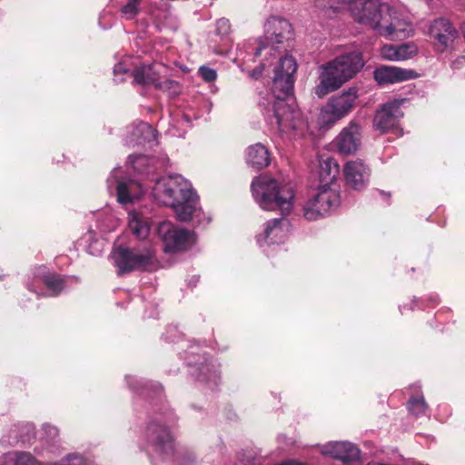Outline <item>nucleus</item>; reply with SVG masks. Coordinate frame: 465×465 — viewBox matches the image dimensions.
<instances>
[{
  "label": "nucleus",
  "instance_id": "40",
  "mask_svg": "<svg viewBox=\"0 0 465 465\" xmlns=\"http://www.w3.org/2000/svg\"><path fill=\"white\" fill-rule=\"evenodd\" d=\"M87 252L94 256L100 255L103 252V242L98 240L90 242L87 246Z\"/></svg>",
  "mask_w": 465,
  "mask_h": 465
},
{
  "label": "nucleus",
  "instance_id": "6",
  "mask_svg": "<svg viewBox=\"0 0 465 465\" xmlns=\"http://www.w3.org/2000/svg\"><path fill=\"white\" fill-rule=\"evenodd\" d=\"M163 70V64L156 60L149 64H143L131 70L125 61H120L114 67V81L120 84L126 79L142 85H153L157 89L168 92L169 95L175 96L179 94L178 83L170 79H162L160 74Z\"/></svg>",
  "mask_w": 465,
  "mask_h": 465
},
{
  "label": "nucleus",
  "instance_id": "24",
  "mask_svg": "<svg viewBox=\"0 0 465 465\" xmlns=\"http://www.w3.org/2000/svg\"><path fill=\"white\" fill-rule=\"evenodd\" d=\"M246 161L249 165L261 169L270 163L268 149L261 143L251 145L246 151Z\"/></svg>",
  "mask_w": 465,
  "mask_h": 465
},
{
  "label": "nucleus",
  "instance_id": "32",
  "mask_svg": "<svg viewBox=\"0 0 465 465\" xmlns=\"http://www.w3.org/2000/svg\"><path fill=\"white\" fill-rule=\"evenodd\" d=\"M413 32V26L411 23L406 18L403 17L402 20L397 25V27L393 30V35H391L390 37L394 38H406L411 35Z\"/></svg>",
  "mask_w": 465,
  "mask_h": 465
},
{
  "label": "nucleus",
  "instance_id": "46",
  "mask_svg": "<svg viewBox=\"0 0 465 465\" xmlns=\"http://www.w3.org/2000/svg\"><path fill=\"white\" fill-rule=\"evenodd\" d=\"M458 62H459V60H456L455 62H453V64H452L453 68L455 67L456 64H458Z\"/></svg>",
  "mask_w": 465,
  "mask_h": 465
},
{
  "label": "nucleus",
  "instance_id": "36",
  "mask_svg": "<svg viewBox=\"0 0 465 465\" xmlns=\"http://www.w3.org/2000/svg\"><path fill=\"white\" fill-rule=\"evenodd\" d=\"M141 0H129L123 7L121 12L128 19L134 18L139 13V5Z\"/></svg>",
  "mask_w": 465,
  "mask_h": 465
},
{
  "label": "nucleus",
  "instance_id": "23",
  "mask_svg": "<svg viewBox=\"0 0 465 465\" xmlns=\"http://www.w3.org/2000/svg\"><path fill=\"white\" fill-rule=\"evenodd\" d=\"M418 47L412 43L401 45H385L381 48V58H411L417 55Z\"/></svg>",
  "mask_w": 465,
  "mask_h": 465
},
{
  "label": "nucleus",
  "instance_id": "31",
  "mask_svg": "<svg viewBox=\"0 0 465 465\" xmlns=\"http://www.w3.org/2000/svg\"><path fill=\"white\" fill-rule=\"evenodd\" d=\"M46 465H88L86 459L79 453H69L62 459Z\"/></svg>",
  "mask_w": 465,
  "mask_h": 465
},
{
  "label": "nucleus",
  "instance_id": "18",
  "mask_svg": "<svg viewBox=\"0 0 465 465\" xmlns=\"http://www.w3.org/2000/svg\"><path fill=\"white\" fill-rule=\"evenodd\" d=\"M119 169H114L110 178L107 180L108 183H111V179L115 180L118 202L122 204H127L138 200L144 193V187L134 180L119 181Z\"/></svg>",
  "mask_w": 465,
  "mask_h": 465
},
{
  "label": "nucleus",
  "instance_id": "35",
  "mask_svg": "<svg viewBox=\"0 0 465 465\" xmlns=\"http://www.w3.org/2000/svg\"><path fill=\"white\" fill-rule=\"evenodd\" d=\"M238 66L242 72H246L249 78L252 80L260 79L263 75V71L265 70V64L262 62L258 63L253 67L241 64H239Z\"/></svg>",
  "mask_w": 465,
  "mask_h": 465
},
{
  "label": "nucleus",
  "instance_id": "48",
  "mask_svg": "<svg viewBox=\"0 0 465 465\" xmlns=\"http://www.w3.org/2000/svg\"><path fill=\"white\" fill-rule=\"evenodd\" d=\"M458 58L465 59V56H464V55H461V56H459Z\"/></svg>",
  "mask_w": 465,
  "mask_h": 465
},
{
  "label": "nucleus",
  "instance_id": "5",
  "mask_svg": "<svg viewBox=\"0 0 465 465\" xmlns=\"http://www.w3.org/2000/svg\"><path fill=\"white\" fill-rule=\"evenodd\" d=\"M251 188L255 202L262 209L278 211L282 216L292 213L295 198L292 184H281L275 179L261 175L253 179Z\"/></svg>",
  "mask_w": 465,
  "mask_h": 465
},
{
  "label": "nucleus",
  "instance_id": "37",
  "mask_svg": "<svg viewBox=\"0 0 465 465\" xmlns=\"http://www.w3.org/2000/svg\"><path fill=\"white\" fill-rule=\"evenodd\" d=\"M15 456V465H42L30 453L16 452Z\"/></svg>",
  "mask_w": 465,
  "mask_h": 465
},
{
  "label": "nucleus",
  "instance_id": "27",
  "mask_svg": "<svg viewBox=\"0 0 465 465\" xmlns=\"http://www.w3.org/2000/svg\"><path fill=\"white\" fill-rule=\"evenodd\" d=\"M40 277L51 296L58 295L64 287V280L61 275L47 272L41 274Z\"/></svg>",
  "mask_w": 465,
  "mask_h": 465
},
{
  "label": "nucleus",
  "instance_id": "13",
  "mask_svg": "<svg viewBox=\"0 0 465 465\" xmlns=\"http://www.w3.org/2000/svg\"><path fill=\"white\" fill-rule=\"evenodd\" d=\"M157 232L163 242L165 252L185 251L195 242V234L193 232L178 228L170 222H162L158 225Z\"/></svg>",
  "mask_w": 465,
  "mask_h": 465
},
{
  "label": "nucleus",
  "instance_id": "10",
  "mask_svg": "<svg viewBox=\"0 0 465 465\" xmlns=\"http://www.w3.org/2000/svg\"><path fill=\"white\" fill-rule=\"evenodd\" d=\"M113 259L119 274L136 270H147L153 260V250L145 246L142 251L118 246L113 252Z\"/></svg>",
  "mask_w": 465,
  "mask_h": 465
},
{
  "label": "nucleus",
  "instance_id": "8",
  "mask_svg": "<svg viewBox=\"0 0 465 465\" xmlns=\"http://www.w3.org/2000/svg\"><path fill=\"white\" fill-rule=\"evenodd\" d=\"M363 66L362 60H331L321 67L320 83L315 87V94L322 98L336 91Z\"/></svg>",
  "mask_w": 465,
  "mask_h": 465
},
{
  "label": "nucleus",
  "instance_id": "25",
  "mask_svg": "<svg viewBox=\"0 0 465 465\" xmlns=\"http://www.w3.org/2000/svg\"><path fill=\"white\" fill-rule=\"evenodd\" d=\"M339 173V165L334 159L328 157L320 162L319 179L321 186L330 187V184L336 180Z\"/></svg>",
  "mask_w": 465,
  "mask_h": 465
},
{
  "label": "nucleus",
  "instance_id": "30",
  "mask_svg": "<svg viewBox=\"0 0 465 465\" xmlns=\"http://www.w3.org/2000/svg\"><path fill=\"white\" fill-rule=\"evenodd\" d=\"M409 411L415 416L425 415L428 410V405L421 397H411L408 401Z\"/></svg>",
  "mask_w": 465,
  "mask_h": 465
},
{
  "label": "nucleus",
  "instance_id": "26",
  "mask_svg": "<svg viewBox=\"0 0 465 465\" xmlns=\"http://www.w3.org/2000/svg\"><path fill=\"white\" fill-rule=\"evenodd\" d=\"M373 55L370 53V47L367 45H346L337 47L334 58H362L363 56Z\"/></svg>",
  "mask_w": 465,
  "mask_h": 465
},
{
  "label": "nucleus",
  "instance_id": "1",
  "mask_svg": "<svg viewBox=\"0 0 465 465\" xmlns=\"http://www.w3.org/2000/svg\"><path fill=\"white\" fill-rule=\"evenodd\" d=\"M296 60H278L273 66L272 100L269 101L266 119L272 129L280 134L300 128L301 113L286 103L293 93Z\"/></svg>",
  "mask_w": 465,
  "mask_h": 465
},
{
  "label": "nucleus",
  "instance_id": "34",
  "mask_svg": "<svg viewBox=\"0 0 465 465\" xmlns=\"http://www.w3.org/2000/svg\"><path fill=\"white\" fill-rule=\"evenodd\" d=\"M152 159L144 156V155H130L128 157V162L133 165L134 169L139 173H149L147 168H143V166H147L152 163Z\"/></svg>",
  "mask_w": 465,
  "mask_h": 465
},
{
  "label": "nucleus",
  "instance_id": "33",
  "mask_svg": "<svg viewBox=\"0 0 465 465\" xmlns=\"http://www.w3.org/2000/svg\"><path fill=\"white\" fill-rule=\"evenodd\" d=\"M344 0H315V5L325 11L328 15L336 14L340 9V5Z\"/></svg>",
  "mask_w": 465,
  "mask_h": 465
},
{
  "label": "nucleus",
  "instance_id": "43",
  "mask_svg": "<svg viewBox=\"0 0 465 465\" xmlns=\"http://www.w3.org/2000/svg\"><path fill=\"white\" fill-rule=\"evenodd\" d=\"M153 389L155 390L156 393L158 395H160V393L162 392V387L160 384H153Z\"/></svg>",
  "mask_w": 465,
  "mask_h": 465
},
{
  "label": "nucleus",
  "instance_id": "38",
  "mask_svg": "<svg viewBox=\"0 0 465 465\" xmlns=\"http://www.w3.org/2000/svg\"><path fill=\"white\" fill-rule=\"evenodd\" d=\"M198 72H199L200 76L205 82H213L217 77L216 71L214 69L210 68V67L205 66V65L200 66Z\"/></svg>",
  "mask_w": 465,
  "mask_h": 465
},
{
  "label": "nucleus",
  "instance_id": "17",
  "mask_svg": "<svg viewBox=\"0 0 465 465\" xmlns=\"http://www.w3.org/2000/svg\"><path fill=\"white\" fill-rule=\"evenodd\" d=\"M322 453L335 460H341L347 465L359 461L361 451L359 448L349 441H332L322 447Z\"/></svg>",
  "mask_w": 465,
  "mask_h": 465
},
{
  "label": "nucleus",
  "instance_id": "4",
  "mask_svg": "<svg viewBox=\"0 0 465 465\" xmlns=\"http://www.w3.org/2000/svg\"><path fill=\"white\" fill-rule=\"evenodd\" d=\"M350 10L358 23L384 36L393 35V30L404 17L400 12L379 0H351Z\"/></svg>",
  "mask_w": 465,
  "mask_h": 465
},
{
  "label": "nucleus",
  "instance_id": "29",
  "mask_svg": "<svg viewBox=\"0 0 465 465\" xmlns=\"http://www.w3.org/2000/svg\"><path fill=\"white\" fill-rule=\"evenodd\" d=\"M133 142L140 143L144 141H150L154 136V130L146 123H139L133 130Z\"/></svg>",
  "mask_w": 465,
  "mask_h": 465
},
{
  "label": "nucleus",
  "instance_id": "42",
  "mask_svg": "<svg viewBox=\"0 0 465 465\" xmlns=\"http://www.w3.org/2000/svg\"><path fill=\"white\" fill-rule=\"evenodd\" d=\"M45 430H48V432L53 435V436H56L58 431H57V429L55 427H53V426H50V425H47L45 427Z\"/></svg>",
  "mask_w": 465,
  "mask_h": 465
},
{
  "label": "nucleus",
  "instance_id": "28",
  "mask_svg": "<svg viewBox=\"0 0 465 465\" xmlns=\"http://www.w3.org/2000/svg\"><path fill=\"white\" fill-rule=\"evenodd\" d=\"M129 228L132 232L139 239L147 237L150 227L144 220H143L136 213H129Z\"/></svg>",
  "mask_w": 465,
  "mask_h": 465
},
{
  "label": "nucleus",
  "instance_id": "47",
  "mask_svg": "<svg viewBox=\"0 0 465 465\" xmlns=\"http://www.w3.org/2000/svg\"><path fill=\"white\" fill-rule=\"evenodd\" d=\"M235 55L239 56V55H242V53L241 54L237 53Z\"/></svg>",
  "mask_w": 465,
  "mask_h": 465
},
{
  "label": "nucleus",
  "instance_id": "45",
  "mask_svg": "<svg viewBox=\"0 0 465 465\" xmlns=\"http://www.w3.org/2000/svg\"><path fill=\"white\" fill-rule=\"evenodd\" d=\"M431 302H433V304L438 303V297L435 296V297L431 298Z\"/></svg>",
  "mask_w": 465,
  "mask_h": 465
},
{
  "label": "nucleus",
  "instance_id": "19",
  "mask_svg": "<svg viewBox=\"0 0 465 465\" xmlns=\"http://www.w3.org/2000/svg\"><path fill=\"white\" fill-rule=\"evenodd\" d=\"M343 173L346 183L358 191L367 186L371 176L370 168L359 159L346 163Z\"/></svg>",
  "mask_w": 465,
  "mask_h": 465
},
{
  "label": "nucleus",
  "instance_id": "22",
  "mask_svg": "<svg viewBox=\"0 0 465 465\" xmlns=\"http://www.w3.org/2000/svg\"><path fill=\"white\" fill-rule=\"evenodd\" d=\"M232 33L231 23L227 18H220L215 23L214 35L219 36L223 45H210L215 55H228L232 49V42L230 38Z\"/></svg>",
  "mask_w": 465,
  "mask_h": 465
},
{
  "label": "nucleus",
  "instance_id": "20",
  "mask_svg": "<svg viewBox=\"0 0 465 465\" xmlns=\"http://www.w3.org/2000/svg\"><path fill=\"white\" fill-rule=\"evenodd\" d=\"M361 127L351 121L336 137V145L341 153L352 154L361 145Z\"/></svg>",
  "mask_w": 465,
  "mask_h": 465
},
{
  "label": "nucleus",
  "instance_id": "14",
  "mask_svg": "<svg viewBox=\"0 0 465 465\" xmlns=\"http://www.w3.org/2000/svg\"><path fill=\"white\" fill-rule=\"evenodd\" d=\"M402 115L400 104L395 101L388 102L376 112L373 125L383 134L391 132L397 135H402V130L398 124Z\"/></svg>",
  "mask_w": 465,
  "mask_h": 465
},
{
  "label": "nucleus",
  "instance_id": "21",
  "mask_svg": "<svg viewBox=\"0 0 465 465\" xmlns=\"http://www.w3.org/2000/svg\"><path fill=\"white\" fill-rule=\"evenodd\" d=\"M373 76L379 85H384L415 79L419 74L411 69L383 65L374 71Z\"/></svg>",
  "mask_w": 465,
  "mask_h": 465
},
{
  "label": "nucleus",
  "instance_id": "7",
  "mask_svg": "<svg viewBox=\"0 0 465 465\" xmlns=\"http://www.w3.org/2000/svg\"><path fill=\"white\" fill-rule=\"evenodd\" d=\"M174 422L175 417L172 411L158 413L149 420L143 431L146 450L163 461L175 459L174 442L170 430Z\"/></svg>",
  "mask_w": 465,
  "mask_h": 465
},
{
  "label": "nucleus",
  "instance_id": "44",
  "mask_svg": "<svg viewBox=\"0 0 465 465\" xmlns=\"http://www.w3.org/2000/svg\"><path fill=\"white\" fill-rule=\"evenodd\" d=\"M198 281H199V277L198 276H193L189 284H193V286H195L196 283L198 282Z\"/></svg>",
  "mask_w": 465,
  "mask_h": 465
},
{
  "label": "nucleus",
  "instance_id": "3",
  "mask_svg": "<svg viewBox=\"0 0 465 465\" xmlns=\"http://www.w3.org/2000/svg\"><path fill=\"white\" fill-rule=\"evenodd\" d=\"M264 28V36L258 40L257 46L252 48L253 53L247 51L246 54L274 58H294L292 54L293 28L292 24L285 18L271 16L266 21Z\"/></svg>",
  "mask_w": 465,
  "mask_h": 465
},
{
  "label": "nucleus",
  "instance_id": "12",
  "mask_svg": "<svg viewBox=\"0 0 465 465\" xmlns=\"http://www.w3.org/2000/svg\"><path fill=\"white\" fill-rule=\"evenodd\" d=\"M340 204V195L330 187L320 186L318 193L303 205V216L308 221H316L330 213Z\"/></svg>",
  "mask_w": 465,
  "mask_h": 465
},
{
  "label": "nucleus",
  "instance_id": "41",
  "mask_svg": "<svg viewBox=\"0 0 465 465\" xmlns=\"http://www.w3.org/2000/svg\"><path fill=\"white\" fill-rule=\"evenodd\" d=\"M126 381L130 388L134 391H137L140 388L143 390L147 387V385L143 384L142 381L133 376H126Z\"/></svg>",
  "mask_w": 465,
  "mask_h": 465
},
{
  "label": "nucleus",
  "instance_id": "15",
  "mask_svg": "<svg viewBox=\"0 0 465 465\" xmlns=\"http://www.w3.org/2000/svg\"><path fill=\"white\" fill-rule=\"evenodd\" d=\"M430 35L434 39V45L438 52L448 53L454 46L458 31L446 18L435 19L429 29Z\"/></svg>",
  "mask_w": 465,
  "mask_h": 465
},
{
  "label": "nucleus",
  "instance_id": "11",
  "mask_svg": "<svg viewBox=\"0 0 465 465\" xmlns=\"http://www.w3.org/2000/svg\"><path fill=\"white\" fill-rule=\"evenodd\" d=\"M199 347L191 346L186 352V361L191 368V374L203 383H206L208 388L213 391L220 381V372L218 366L209 361L205 356L199 353Z\"/></svg>",
  "mask_w": 465,
  "mask_h": 465
},
{
  "label": "nucleus",
  "instance_id": "39",
  "mask_svg": "<svg viewBox=\"0 0 465 465\" xmlns=\"http://www.w3.org/2000/svg\"><path fill=\"white\" fill-rule=\"evenodd\" d=\"M180 335L181 334H180L179 331L177 330L176 326H169L166 329L165 333L163 334L165 341H170V342L177 341L180 338Z\"/></svg>",
  "mask_w": 465,
  "mask_h": 465
},
{
  "label": "nucleus",
  "instance_id": "9",
  "mask_svg": "<svg viewBox=\"0 0 465 465\" xmlns=\"http://www.w3.org/2000/svg\"><path fill=\"white\" fill-rule=\"evenodd\" d=\"M359 94L355 87H350L329 98L319 114V124L330 128L346 117L355 107Z\"/></svg>",
  "mask_w": 465,
  "mask_h": 465
},
{
  "label": "nucleus",
  "instance_id": "16",
  "mask_svg": "<svg viewBox=\"0 0 465 465\" xmlns=\"http://www.w3.org/2000/svg\"><path fill=\"white\" fill-rule=\"evenodd\" d=\"M290 222L285 218L270 220L264 224L263 232L257 236V242L261 247L282 243L290 232Z\"/></svg>",
  "mask_w": 465,
  "mask_h": 465
},
{
  "label": "nucleus",
  "instance_id": "2",
  "mask_svg": "<svg viewBox=\"0 0 465 465\" xmlns=\"http://www.w3.org/2000/svg\"><path fill=\"white\" fill-rule=\"evenodd\" d=\"M152 194L158 203L171 206L179 221H196L201 223L203 213L199 197L191 183L181 175L173 174L158 179Z\"/></svg>",
  "mask_w": 465,
  "mask_h": 465
}]
</instances>
